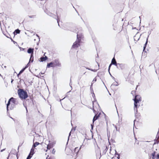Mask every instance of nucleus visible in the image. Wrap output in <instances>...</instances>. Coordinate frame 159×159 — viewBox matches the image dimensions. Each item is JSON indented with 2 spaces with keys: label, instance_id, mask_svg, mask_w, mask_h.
<instances>
[{
  "label": "nucleus",
  "instance_id": "63",
  "mask_svg": "<svg viewBox=\"0 0 159 159\" xmlns=\"http://www.w3.org/2000/svg\"><path fill=\"white\" fill-rule=\"evenodd\" d=\"M11 118L13 120H14V119L11 117Z\"/></svg>",
  "mask_w": 159,
  "mask_h": 159
},
{
  "label": "nucleus",
  "instance_id": "58",
  "mask_svg": "<svg viewBox=\"0 0 159 159\" xmlns=\"http://www.w3.org/2000/svg\"><path fill=\"white\" fill-rule=\"evenodd\" d=\"M19 75V73L17 74V76L18 77H19V75Z\"/></svg>",
  "mask_w": 159,
  "mask_h": 159
},
{
  "label": "nucleus",
  "instance_id": "21",
  "mask_svg": "<svg viewBox=\"0 0 159 159\" xmlns=\"http://www.w3.org/2000/svg\"><path fill=\"white\" fill-rule=\"evenodd\" d=\"M148 37H149V35L148 36L146 39V42L145 43L144 46H143V51L145 50L146 47V45L147 44V43L148 42Z\"/></svg>",
  "mask_w": 159,
  "mask_h": 159
},
{
  "label": "nucleus",
  "instance_id": "8",
  "mask_svg": "<svg viewBox=\"0 0 159 159\" xmlns=\"http://www.w3.org/2000/svg\"><path fill=\"white\" fill-rule=\"evenodd\" d=\"M49 143L47 145V149L49 150L51 148L53 147L54 145L55 144V142L54 141L53 142H51L50 141H49Z\"/></svg>",
  "mask_w": 159,
  "mask_h": 159
},
{
  "label": "nucleus",
  "instance_id": "33",
  "mask_svg": "<svg viewBox=\"0 0 159 159\" xmlns=\"http://www.w3.org/2000/svg\"><path fill=\"white\" fill-rule=\"evenodd\" d=\"M96 81H97V79H96V77H95L93 79V81H92V83H93V84L94 82H95Z\"/></svg>",
  "mask_w": 159,
  "mask_h": 159
},
{
  "label": "nucleus",
  "instance_id": "29",
  "mask_svg": "<svg viewBox=\"0 0 159 159\" xmlns=\"http://www.w3.org/2000/svg\"><path fill=\"white\" fill-rule=\"evenodd\" d=\"M108 150V148H107V146H106V148L103 151V153H104V154H105L107 152V151Z\"/></svg>",
  "mask_w": 159,
  "mask_h": 159
},
{
  "label": "nucleus",
  "instance_id": "59",
  "mask_svg": "<svg viewBox=\"0 0 159 159\" xmlns=\"http://www.w3.org/2000/svg\"><path fill=\"white\" fill-rule=\"evenodd\" d=\"M5 149H3V150H1V152L3 151V150H4Z\"/></svg>",
  "mask_w": 159,
  "mask_h": 159
},
{
  "label": "nucleus",
  "instance_id": "26",
  "mask_svg": "<svg viewBox=\"0 0 159 159\" xmlns=\"http://www.w3.org/2000/svg\"><path fill=\"white\" fill-rule=\"evenodd\" d=\"M119 85L118 83L117 82H116L113 83L111 85V87H112L113 86H117Z\"/></svg>",
  "mask_w": 159,
  "mask_h": 159
},
{
  "label": "nucleus",
  "instance_id": "4",
  "mask_svg": "<svg viewBox=\"0 0 159 159\" xmlns=\"http://www.w3.org/2000/svg\"><path fill=\"white\" fill-rule=\"evenodd\" d=\"M34 49L31 48H29L27 50V52L28 53L31 54L30 55V58L29 60V62H33V60L32 61L31 60V59L34 58Z\"/></svg>",
  "mask_w": 159,
  "mask_h": 159
},
{
  "label": "nucleus",
  "instance_id": "48",
  "mask_svg": "<svg viewBox=\"0 0 159 159\" xmlns=\"http://www.w3.org/2000/svg\"><path fill=\"white\" fill-rule=\"evenodd\" d=\"M85 68H86V69H88V70H91V69H90V68H88V67H85Z\"/></svg>",
  "mask_w": 159,
  "mask_h": 159
},
{
  "label": "nucleus",
  "instance_id": "52",
  "mask_svg": "<svg viewBox=\"0 0 159 159\" xmlns=\"http://www.w3.org/2000/svg\"><path fill=\"white\" fill-rule=\"evenodd\" d=\"M14 81V80L11 79V83L12 84L13 81Z\"/></svg>",
  "mask_w": 159,
  "mask_h": 159
},
{
  "label": "nucleus",
  "instance_id": "1",
  "mask_svg": "<svg viewBox=\"0 0 159 159\" xmlns=\"http://www.w3.org/2000/svg\"><path fill=\"white\" fill-rule=\"evenodd\" d=\"M78 29L76 28L75 31H73L75 32L77 34V40L74 43L72 47L73 48H78L80 46V42L81 38L82 37V34L81 33L77 31Z\"/></svg>",
  "mask_w": 159,
  "mask_h": 159
},
{
  "label": "nucleus",
  "instance_id": "6",
  "mask_svg": "<svg viewBox=\"0 0 159 159\" xmlns=\"http://www.w3.org/2000/svg\"><path fill=\"white\" fill-rule=\"evenodd\" d=\"M52 61L54 67H55L56 66H57L58 67H61V63L59 62L58 59H55L54 61Z\"/></svg>",
  "mask_w": 159,
  "mask_h": 159
},
{
  "label": "nucleus",
  "instance_id": "35",
  "mask_svg": "<svg viewBox=\"0 0 159 159\" xmlns=\"http://www.w3.org/2000/svg\"><path fill=\"white\" fill-rule=\"evenodd\" d=\"M57 22L58 24V25L60 26V25H59V22L60 21V20L58 18V16H57Z\"/></svg>",
  "mask_w": 159,
  "mask_h": 159
},
{
  "label": "nucleus",
  "instance_id": "42",
  "mask_svg": "<svg viewBox=\"0 0 159 159\" xmlns=\"http://www.w3.org/2000/svg\"><path fill=\"white\" fill-rule=\"evenodd\" d=\"M93 124H91V129H93Z\"/></svg>",
  "mask_w": 159,
  "mask_h": 159
},
{
  "label": "nucleus",
  "instance_id": "39",
  "mask_svg": "<svg viewBox=\"0 0 159 159\" xmlns=\"http://www.w3.org/2000/svg\"><path fill=\"white\" fill-rule=\"evenodd\" d=\"M112 65V64L111 63L110 64V65H109V67H108V71H109V70H110V67H111V66Z\"/></svg>",
  "mask_w": 159,
  "mask_h": 159
},
{
  "label": "nucleus",
  "instance_id": "2",
  "mask_svg": "<svg viewBox=\"0 0 159 159\" xmlns=\"http://www.w3.org/2000/svg\"><path fill=\"white\" fill-rule=\"evenodd\" d=\"M18 93L19 97L21 99H25L28 97L27 92L23 89H18Z\"/></svg>",
  "mask_w": 159,
  "mask_h": 159
},
{
  "label": "nucleus",
  "instance_id": "55",
  "mask_svg": "<svg viewBox=\"0 0 159 159\" xmlns=\"http://www.w3.org/2000/svg\"><path fill=\"white\" fill-rule=\"evenodd\" d=\"M21 146V145H19L18 147V149H19V148Z\"/></svg>",
  "mask_w": 159,
  "mask_h": 159
},
{
  "label": "nucleus",
  "instance_id": "54",
  "mask_svg": "<svg viewBox=\"0 0 159 159\" xmlns=\"http://www.w3.org/2000/svg\"><path fill=\"white\" fill-rule=\"evenodd\" d=\"M40 74H41V75H43V74H44V73H42V72H41L40 73H39Z\"/></svg>",
  "mask_w": 159,
  "mask_h": 159
},
{
  "label": "nucleus",
  "instance_id": "7",
  "mask_svg": "<svg viewBox=\"0 0 159 159\" xmlns=\"http://www.w3.org/2000/svg\"><path fill=\"white\" fill-rule=\"evenodd\" d=\"M126 66L125 64L118 63L116 67L118 69L123 70L125 68Z\"/></svg>",
  "mask_w": 159,
  "mask_h": 159
},
{
  "label": "nucleus",
  "instance_id": "18",
  "mask_svg": "<svg viewBox=\"0 0 159 159\" xmlns=\"http://www.w3.org/2000/svg\"><path fill=\"white\" fill-rule=\"evenodd\" d=\"M45 12L48 15L54 18H55L56 17V16L49 11H47V12Z\"/></svg>",
  "mask_w": 159,
  "mask_h": 159
},
{
  "label": "nucleus",
  "instance_id": "19",
  "mask_svg": "<svg viewBox=\"0 0 159 159\" xmlns=\"http://www.w3.org/2000/svg\"><path fill=\"white\" fill-rule=\"evenodd\" d=\"M50 67H54V66H53V61H52L49 63H48L47 64V68H50Z\"/></svg>",
  "mask_w": 159,
  "mask_h": 159
},
{
  "label": "nucleus",
  "instance_id": "51",
  "mask_svg": "<svg viewBox=\"0 0 159 159\" xmlns=\"http://www.w3.org/2000/svg\"><path fill=\"white\" fill-rule=\"evenodd\" d=\"M139 18L140 19V24L141 23V16H139Z\"/></svg>",
  "mask_w": 159,
  "mask_h": 159
},
{
  "label": "nucleus",
  "instance_id": "22",
  "mask_svg": "<svg viewBox=\"0 0 159 159\" xmlns=\"http://www.w3.org/2000/svg\"><path fill=\"white\" fill-rule=\"evenodd\" d=\"M34 149L33 148H32L31 149L30 152L29 154L33 156V155L34 154Z\"/></svg>",
  "mask_w": 159,
  "mask_h": 159
},
{
  "label": "nucleus",
  "instance_id": "56",
  "mask_svg": "<svg viewBox=\"0 0 159 159\" xmlns=\"http://www.w3.org/2000/svg\"><path fill=\"white\" fill-rule=\"evenodd\" d=\"M52 158L51 157H49L48 159H52Z\"/></svg>",
  "mask_w": 159,
  "mask_h": 159
},
{
  "label": "nucleus",
  "instance_id": "13",
  "mask_svg": "<svg viewBox=\"0 0 159 159\" xmlns=\"http://www.w3.org/2000/svg\"><path fill=\"white\" fill-rule=\"evenodd\" d=\"M101 114V113H99L98 115L97 114H96L93 117V122L94 123V121L97 120L99 117L100 116V115Z\"/></svg>",
  "mask_w": 159,
  "mask_h": 159
},
{
  "label": "nucleus",
  "instance_id": "47",
  "mask_svg": "<svg viewBox=\"0 0 159 159\" xmlns=\"http://www.w3.org/2000/svg\"><path fill=\"white\" fill-rule=\"evenodd\" d=\"M36 36L38 38V39H39V40L40 39V37L39 36V35L37 34H36Z\"/></svg>",
  "mask_w": 159,
  "mask_h": 159
},
{
  "label": "nucleus",
  "instance_id": "34",
  "mask_svg": "<svg viewBox=\"0 0 159 159\" xmlns=\"http://www.w3.org/2000/svg\"><path fill=\"white\" fill-rule=\"evenodd\" d=\"M30 62H29V63L26 65L25 66V67H24V68L26 69L27 68L28 66H29V63H30Z\"/></svg>",
  "mask_w": 159,
  "mask_h": 159
},
{
  "label": "nucleus",
  "instance_id": "50",
  "mask_svg": "<svg viewBox=\"0 0 159 159\" xmlns=\"http://www.w3.org/2000/svg\"><path fill=\"white\" fill-rule=\"evenodd\" d=\"M156 50L157 51V52H158L159 51V48H157Z\"/></svg>",
  "mask_w": 159,
  "mask_h": 159
},
{
  "label": "nucleus",
  "instance_id": "53",
  "mask_svg": "<svg viewBox=\"0 0 159 159\" xmlns=\"http://www.w3.org/2000/svg\"><path fill=\"white\" fill-rule=\"evenodd\" d=\"M111 76V77H112V79H114V80H115V78L114 77H113V76Z\"/></svg>",
  "mask_w": 159,
  "mask_h": 159
},
{
  "label": "nucleus",
  "instance_id": "9",
  "mask_svg": "<svg viewBox=\"0 0 159 159\" xmlns=\"http://www.w3.org/2000/svg\"><path fill=\"white\" fill-rule=\"evenodd\" d=\"M137 107H134V111L135 116L136 118H138L140 116V114L138 113Z\"/></svg>",
  "mask_w": 159,
  "mask_h": 159
},
{
  "label": "nucleus",
  "instance_id": "3",
  "mask_svg": "<svg viewBox=\"0 0 159 159\" xmlns=\"http://www.w3.org/2000/svg\"><path fill=\"white\" fill-rule=\"evenodd\" d=\"M134 101V107H138L137 103L139 101H141V98L140 95H136L135 98L133 99Z\"/></svg>",
  "mask_w": 159,
  "mask_h": 159
},
{
  "label": "nucleus",
  "instance_id": "16",
  "mask_svg": "<svg viewBox=\"0 0 159 159\" xmlns=\"http://www.w3.org/2000/svg\"><path fill=\"white\" fill-rule=\"evenodd\" d=\"M48 59V57L47 56H45L44 57H41L40 58V60L39 61L41 62H43L45 61Z\"/></svg>",
  "mask_w": 159,
  "mask_h": 159
},
{
  "label": "nucleus",
  "instance_id": "5",
  "mask_svg": "<svg viewBox=\"0 0 159 159\" xmlns=\"http://www.w3.org/2000/svg\"><path fill=\"white\" fill-rule=\"evenodd\" d=\"M97 159H100L101 157V153L100 149L98 146H97V148L95 150Z\"/></svg>",
  "mask_w": 159,
  "mask_h": 159
},
{
  "label": "nucleus",
  "instance_id": "27",
  "mask_svg": "<svg viewBox=\"0 0 159 159\" xmlns=\"http://www.w3.org/2000/svg\"><path fill=\"white\" fill-rule=\"evenodd\" d=\"M26 69L24 67L21 70L19 73V75L21 74Z\"/></svg>",
  "mask_w": 159,
  "mask_h": 159
},
{
  "label": "nucleus",
  "instance_id": "61",
  "mask_svg": "<svg viewBox=\"0 0 159 159\" xmlns=\"http://www.w3.org/2000/svg\"><path fill=\"white\" fill-rule=\"evenodd\" d=\"M135 120H134V123H135Z\"/></svg>",
  "mask_w": 159,
  "mask_h": 159
},
{
  "label": "nucleus",
  "instance_id": "25",
  "mask_svg": "<svg viewBox=\"0 0 159 159\" xmlns=\"http://www.w3.org/2000/svg\"><path fill=\"white\" fill-rule=\"evenodd\" d=\"M113 125L115 127L116 129V130L117 131H118L119 132H120V127H117L116 125H115L114 124H113Z\"/></svg>",
  "mask_w": 159,
  "mask_h": 159
},
{
  "label": "nucleus",
  "instance_id": "20",
  "mask_svg": "<svg viewBox=\"0 0 159 159\" xmlns=\"http://www.w3.org/2000/svg\"><path fill=\"white\" fill-rule=\"evenodd\" d=\"M20 31L19 29L16 30L13 32V34H14V36L17 34H19L20 33Z\"/></svg>",
  "mask_w": 159,
  "mask_h": 159
},
{
  "label": "nucleus",
  "instance_id": "12",
  "mask_svg": "<svg viewBox=\"0 0 159 159\" xmlns=\"http://www.w3.org/2000/svg\"><path fill=\"white\" fill-rule=\"evenodd\" d=\"M155 153L156 152L155 151L152 153V159H155L156 158H157V159H159V154H157V156L155 157Z\"/></svg>",
  "mask_w": 159,
  "mask_h": 159
},
{
  "label": "nucleus",
  "instance_id": "11",
  "mask_svg": "<svg viewBox=\"0 0 159 159\" xmlns=\"http://www.w3.org/2000/svg\"><path fill=\"white\" fill-rule=\"evenodd\" d=\"M11 102H12V104H15V105H17L18 102L17 100L13 97L11 98Z\"/></svg>",
  "mask_w": 159,
  "mask_h": 159
},
{
  "label": "nucleus",
  "instance_id": "41",
  "mask_svg": "<svg viewBox=\"0 0 159 159\" xmlns=\"http://www.w3.org/2000/svg\"><path fill=\"white\" fill-rule=\"evenodd\" d=\"M92 96H93V98H95V94L93 92V93H92Z\"/></svg>",
  "mask_w": 159,
  "mask_h": 159
},
{
  "label": "nucleus",
  "instance_id": "49",
  "mask_svg": "<svg viewBox=\"0 0 159 159\" xmlns=\"http://www.w3.org/2000/svg\"><path fill=\"white\" fill-rule=\"evenodd\" d=\"M115 155H117V154H119L118 153H117L116 150H115Z\"/></svg>",
  "mask_w": 159,
  "mask_h": 159
},
{
  "label": "nucleus",
  "instance_id": "46",
  "mask_svg": "<svg viewBox=\"0 0 159 159\" xmlns=\"http://www.w3.org/2000/svg\"><path fill=\"white\" fill-rule=\"evenodd\" d=\"M70 86L71 87H71V85H72V84H71V79H70Z\"/></svg>",
  "mask_w": 159,
  "mask_h": 159
},
{
  "label": "nucleus",
  "instance_id": "14",
  "mask_svg": "<svg viewBox=\"0 0 159 159\" xmlns=\"http://www.w3.org/2000/svg\"><path fill=\"white\" fill-rule=\"evenodd\" d=\"M84 147V145H82L81 146L80 148V149L81 148H82L83 147ZM79 149L77 147L75 148L74 149V153H75V154H77V153L79 151Z\"/></svg>",
  "mask_w": 159,
  "mask_h": 159
},
{
  "label": "nucleus",
  "instance_id": "30",
  "mask_svg": "<svg viewBox=\"0 0 159 159\" xmlns=\"http://www.w3.org/2000/svg\"><path fill=\"white\" fill-rule=\"evenodd\" d=\"M93 84V83H91V85L90 86V89L91 91V92H93V88H92Z\"/></svg>",
  "mask_w": 159,
  "mask_h": 159
},
{
  "label": "nucleus",
  "instance_id": "60",
  "mask_svg": "<svg viewBox=\"0 0 159 159\" xmlns=\"http://www.w3.org/2000/svg\"><path fill=\"white\" fill-rule=\"evenodd\" d=\"M109 74H110V75H111V76L112 75H111V73H110V71H109Z\"/></svg>",
  "mask_w": 159,
  "mask_h": 159
},
{
  "label": "nucleus",
  "instance_id": "40",
  "mask_svg": "<svg viewBox=\"0 0 159 159\" xmlns=\"http://www.w3.org/2000/svg\"><path fill=\"white\" fill-rule=\"evenodd\" d=\"M111 141L112 143L115 142V140L112 139H111Z\"/></svg>",
  "mask_w": 159,
  "mask_h": 159
},
{
  "label": "nucleus",
  "instance_id": "32",
  "mask_svg": "<svg viewBox=\"0 0 159 159\" xmlns=\"http://www.w3.org/2000/svg\"><path fill=\"white\" fill-rule=\"evenodd\" d=\"M29 17L30 18H34L36 17V15L29 16Z\"/></svg>",
  "mask_w": 159,
  "mask_h": 159
},
{
  "label": "nucleus",
  "instance_id": "38",
  "mask_svg": "<svg viewBox=\"0 0 159 159\" xmlns=\"http://www.w3.org/2000/svg\"><path fill=\"white\" fill-rule=\"evenodd\" d=\"M55 150L54 149H53L52 151V153L53 154H55Z\"/></svg>",
  "mask_w": 159,
  "mask_h": 159
},
{
  "label": "nucleus",
  "instance_id": "37",
  "mask_svg": "<svg viewBox=\"0 0 159 159\" xmlns=\"http://www.w3.org/2000/svg\"><path fill=\"white\" fill-rule=\"evenodd\" d=\"M10 39H11V41L13 42V43H14V44H15V43H16V44L17 43H16V42L15 41H14V40L12 39L11 38H10Z\"/></svg>",
  "mask_w": 159,
  "mask_h": 159
},
{
  "label": "nucleus",
  "instance_id": "15",
  "mask_svg": "<svg viewBox=\"0 0 159 159\" xmlns=\"http://www.w3.org/2000/svg\"><path fill=\"white\" fill-rule=\"evenodd\" d=\"M112 65H114L115 66H117L118 65V63H117L116 60L115 59V57H114L113 59L112 60L111 63Z\"/></svg>",
  "mask_w": 159,
  "mask_h": 159
},
{
  "label": "nucleus",
  "instance_id": "24",
  "mask_svg": "<svg viewBox=\"0 0 159 159\" xmlns=\"http://www.w3.org/2000/svg\"><path fill=\"white\" fill-rule=\"evenodd\" d=\"M15 107V104H11L10 107L9 108V110H13Z\"/></svg>",
  "mask_w": 159,
  "mask_h": 159
},
{
  "label": "nucleus",
  "instance_id": "43",
  "mask_svg": "<svg viewBox=\"0 0 159 159\" xmlns=\"http://www.w3.org/2000/svg\"><path fill=\"white\" fill-rule=\"evenodd\" d=\"M117 155H118V157H117V158L118 159H120V154H117Z\"/></svg>",
  "mask_w": 159,
  "mask_h": 159
},
{
  "label": "nucleus",
  "instance_id": "23",
  "mask_svg": "<svg viewBox=\"0 0 159 159\" xmlns=\"http://www.w3.org/2000/svg\"><path fill=\"white\" fill-rule=\"evenodd\" d=\"M39 144H40V143L39 142H35V143H34L32 146V147L33 148H35Z\"/></svg>",
  "mask_w": 159,
  "mask_h": 159
},
{
  "label": "nucleus",
  "instance_id": "36",
  "mask_svg": "<svg viewBox=\"0 0 159 159\" xmlns=\"http://www.w3.org/2000/svg\"><path fill=\"white\" fill-rule=\"evenodd\" d=\"M71 131H70V133H69V136H68V141H67V143H68V141L69 140V139L70 136L71 135Z\"/></svg>",
  "mask_w": 159,
  "mask_h": 159
},
{
  "label": "nucleus",
  "instance_id": "64",
  "mask_svg": "<svg viewBox=\"0 0 159 159\" xmlns=\"http://www.w3.org/2000/svg\"><path fill=\"white\" fill-rule=\"evenodd\" d=\"M4 67L5 68H6V66H4Z\"/></svg>",
  "mask_w": 159,
  "mask_h": 159
},
{
  "label": "nucleus",
  "instance_id": "44",
  "mask_svg": "<svg viewBox=\"0 0 159 159\" xmlns=\"http://www.w3.org/2000/svg\"><path fill=\"white\" fill-rule=\"evenodd\" d=\"M24 106L25 107V108H26V112H28V110H27V108L26 106H25L24 104Z\"/></svg>",
  "mask_w": 159,
  "mask_h": 159
},
{
  "label": "nucleus",
  "instance_id": "10",
  "mask_svg": "<svg viewBox=\"0 0 159 159\" xmlns=\"http://www.w3.org/2000/svg\"><path fill=\"white\" fill-rule=\"evenodd\" d=\"M159 143V129H158V131L157 134L156 139L155 140V143L154 144H155L156 143Z\"/></svg>",
  "mask_w": 159,
  "mask_h": 159
},
{
  "label": "nucleus",
  "instance_id": "31",
  "mask_svg": "<svg viewBox=\"0 0 159 159\" xmlns=\"http://www.w3.org/2000/svg\"><path fill=\"white\" fill-rule=\"evenodd\" d=\"M32 157V156L31 155L29 154L27 156L26 159H30Z\"/></svg>",
  "mask_w": 159,
  "mask_h": 159
},
{
  "label": "nucleus",
  "instance_id": "62",
  "mask_svg": "<svg viewBox=\"0 0 159 159\" xmlns=\"http://www.w3.org/2000/svg\"><path fill=\"white\" fill-rule=\"evenodd\" d=\"M133 29H136V27L133 28Z\"/></svg>",
  "mask_w": 159,
  "mask_h": 159
},
{
  "label": "nucleus",
  "instance_id": "28",
  "mask_svg": "<svg viewBox=\"0 0 159 159\" xmlns=\"http://www.w3.org/2000/svg\"><path fill=\"white\" fill-rule=\"evenodd\" d=\"M3 34H4V35H5V36H6L7 38H11V37H10V35L9 34H8V33H7V34H4V33H3Z\"/></svg>",
  "mask_w": 159,
  "mask_h": 159
},
{
  "label": "nucleus",
  "instance_id": "17",
  "mask_svg": "<svg viewBox=\"0 0 159 159\" xmlns=\"http://www.w3.org/2000/svg\"><path fill=\"white\" fill-rule=\"evenodd\" d=\"M11 102V98L10 99H9V100L8 102L7 103V112H8V111H9V106H10Z\"/></svg>",
  "mask_w": 159,
  "mask_h": 159
},
{
  "label": "nucleus",
  "instance_id": "45",
  "mask_svg": "<svg viewBox=\"0 0 159 159\" xmlns=\"http://www.w3.org/2000/svg\"><path fill=\"white\" fill-rule=\"evenodd\" d=\"M91 70L93 71V72H96V70L95 69H91Z\"/></svg>",
  "mask_w": 159,
  "mask_h": 159
},
{
  "label": "nucleus",
  "instance_id": "57",
  "mask_svg": "<svg viewBox=\"0 0 159 159\" xmlns=\"http://www.w3.org/2000/svg\"><path fill=\"white\" fill-rule=\"evenodd\" d=\"M70 113H71V115H72V111H71V110H70Z\"/></svg>",
  "mask_w": 159,
  "mask_h": 159
}]
</instances>
